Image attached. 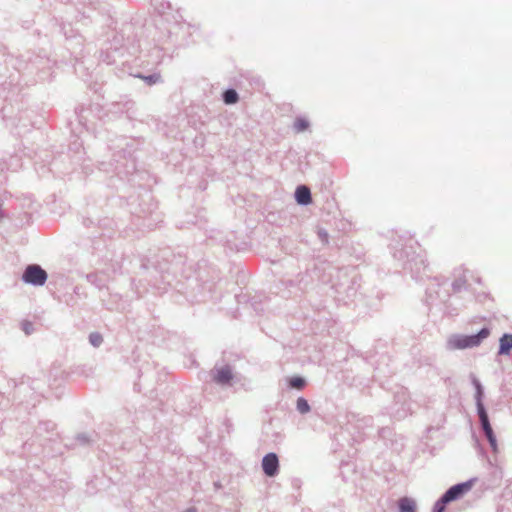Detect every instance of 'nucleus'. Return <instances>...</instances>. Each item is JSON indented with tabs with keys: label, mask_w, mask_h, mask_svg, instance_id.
Segmentation results:
<instances>
[{
	"label": "nucleus",
	"mask_w": 512,
	"mask_h": 512,
	"mask_svg": "<svg viewBox=\"0 0 512 512\" xmlns=\"http://www.w3.org/2000/svg\"><path fill=\"white\" fill-rule=\"evenodd\" d=\"M223 99L226 104H234L238 101V94L235 90L229 89L224 92Z\"/></svg>",
	"instance_id": "9d476101"
},
{
	"label": "nucleus",
	"mask_w": 512,
	"mask_h": 512,
	"mask_svg": "<svg viewBox=\"0 0 512 512\" xmlns=\"http://www.w3.org/2000/svg\"><path fill=\"white\" fill-rule=\"evenodd\" d=\"M478 414H479L480 420L488 418L485 408L483 407V405L481 403H478Z\"/></svg>",
	"instance_id": "2eb2a0df"
},
{
	"label": "nucleus",
	"mask_w": 512,
	"mask_h": 512,
	"mask_svg": "<svg viewBox=\"0 0 512 512\" xmlns=\"http://www.w3.org/2000/svg\"><path fill=\"white\" fill-rule=\"evenodd\" d=\"M296 200L299 204H309L311 202V193L309 188L306 186H300L297 188L296 193Z\"/></svg>",
	"instance_id": "423d86ee"
},
{
	"label": "nucleus",
	"mask_w": 512,
	"mask_h": 512,
	"mask_svg": "<svg viewBox=\"0 0 512 512\" xmlns=\"http://www.w3.org/2000/svg\"><path fill=\"white\" fill-rule=\"evenodd\" d=\"M186 512H196V510L194 508H190Z\"/></svg>",
	"instance_id": "f3484780"
},
{
	"label": "nucleus",
	"mask_w": 512,
	"mask_h": 512,
	"mask_svg": "<svg viewBox=\"0 0 512 512\" xmlns=\"http://www.w3.org/2000/svg\"><path fill=\"white\" fill-rule=\"evenodd\" d=\"M233 378L232 371L228 366L216 369L213 375V380L217 384H228Z\"/></svg>",
	"instance_id": "39448f33"
},
{
	"label": "nucleus",
	"mask_w": 512,
	"mask_h": 512,
	"mask_svg": "<svg viewBox=\"0 0 512 512\" xmlns=\"http://www.w3.org/2000/svg\"><path fill=\"white\" fill-rule=\"evenodd\" d=\"M90 342L93 346H99L102 343V336L98 333H92L89 337Z\"/></svg>",
	"instance_id": "4468645a"
},
{
	"label": "nucleus",
	"mask_w": 512,
	"mask_h": 512,
	"mask_svg": "<svg viewBox=\"0 0 512 512\" xmlns=\"http://www.w3.org/2000/svg\"><path fill=\"white\" fill-rule=\"evenodd\" d=\"M481 421V424H482V427H483V430L485 432V435L490 443V445L492 446V448L494 450H496V438H495V435L493 433V430H492V427L489 423V419L486 418V419H482L480 420Z\"/></svg>",
	"instance_id": "6e6552de"
},
{
	"label": "nucleus",
	"mask_w": 512,
	"mask_h": 512,
	"mask_svg": "<svg viewBox=\"0 0 512 512\" xmlns=\"http://www.w3.org/2000/svg\"><path fill=\"white\" fill-rule=\"evenodd\" d=\"M472 487L471 482H465L461 484L454 485L450 487L446 493L442 496V498L435 504V510L438 508H442V512L444 511L445 504L456 500L467 493Z\"/></svg>",
	"instance_id": "f03ea898"
},
{
	"label": "nucleus",
	"mask_w": 512,
	"mask_h": 512,
	"mask_svg": "<svg viewBox=\"0 0 512 512\" xmlns=\"http://www.w3.org/2000/svg\"><path fill=\"white\" fill-rule=\"evenodd\" d=\"M297 409L301 413H307L309 411L310 407H309L308 402L305 399L299 398L297 400Z\"/></svg>",
	"instance_id": "f8f14e48"
},
{
	"label": "nucleus",
	"mask_w": 512,
	"mask_h": 512,
	"mask_svg": "<svg viewBox=\"0 0 512 512\" xmlns=\"http://www.w3.org/2000/svg\"><path fill=\"white\" fill-rule=\"evenodd\" d=\"M399 510L400 512H416L415 501L407 497L400 499Z\"/></svg>",
	"instance_id": "1a4fd4ad"
},
{
	"label": "nucleus",
	"mask_w": 512,
	"mask_h": 512,
	"mask_svg": "<svg viewBox=\"0 0 512 512\" xmlns=\"http://www.w3.org/2000/svg\"><path fill=\"white\" fill-rule=\"evenodd\" d=\"M46 279L47 273L38 265H29L23 274V280L33 285H43Z\"/></svg>",
	"instance_id": "7ed1b4c3"
},
{
	"label": "nucleus",
	"mask_w": 512,
	"mask_h": 512,
	"mask_svg": "<svg viewBox=\"0 0 512 512\" xmlns=\"http://www.w3.org/2000/svg\"><path fill=\"white\" fill-rule=\"evenodd\" d=\"M512 348V335L504 334L499 340V354L508 355Z\"/></svg>",
	"instance_id": "0eeeda50"
},
{
	"label": "nucleus",
	"mask_w": 512,
	"mask_h": 512,
	"mask_svg": "<svg viewBox=\"0 0 512 512\" xmlns=\"http://www.w3.org/2000/svg\"><path fill=\"white\" fill-rule=\"evenodd\" d=\"M23 329H24L26 334H29L30 331L32 330V325L30 323H24L23 324Z\"/></svg>",
	"instance_id": "dca6fc26"
},
{
	"label": "nucleus",
	"mask_w": 512,
	"mask_h": 512,
	"mask_svg": "<svg viewBox=\"0 0 512 512\" xmlns=\"http://www.w3.org/2000/svg\"><path fill=\"white\" fill-rule=\"evenodd\" d=\"M308 126H309V123L305 119H302V118L296 119L294 122V129L297 132L305 131L308 128Z\"/></svg>",
	"instance_id": "9b49d317"
},
{
	"label": "nucleus",
	"mask_w": 512,
	"mask_h": 512,
	"mask_svg": "<svg viewBox=\"0 0 512 512\" xmlns=\"http://www.w3.org/2000/svg\"><path fill=\"white\" fill-rule=\"evenodd\" d=\"M278 467H279L278 457L275 453H269L264 456V458L262 460V468H263L264 473L267 476H269V477L274 476L278 471Z\"/></svg>",
	"instance_id": "20e7f679"
},
{
	"label": "nucleus",
	"mask_w": 512,
	"mask_h": 512,
	"mask_svg": "<svg viewBox=\"0 0 512 512\" xmlns=\"http://www.w3.org/2000/svg\"><path fill=\"white\" fill-rule=\"evenodd\" d=\"M436 512H442V508H438V510H436Z\"/></svg>",
	"instance_id": "a211bd4d"
},
{
	"label": "nucleus",
	"mask_w": 512,
	"mask_h": 512,
	"mask_svg": "<svg viewBox=\"0 0 512 512\" xmlns=\"http://www.w3.org/2000/svg\"><path fill=\"white\" fill-rule=\"evenodd\" d=\"M489 335L490 330L488 328L481 329L476 335H453L448 339L447 345L451 350L472 348L478 346Z\"/></svg>",
	"instance_id": "f257e3e1"
},
{
	"label": "nucleus",
	"mask_w": 512,
	"mask_h": 512,
	"mask_svg": "<svg viewBox=\"0 0 512 512\" xmlns=\"http://www.w3.org/2000/svg\"><path fill=\"white\" fill-rule=\"evenodd\" d=\"M290 385L292 388H295V389H302L305 385V381L303 378H300V377H293L291 380H290Z\"/></svg>",
	"instance_id": "ddd939ff"
}]
</instances>
